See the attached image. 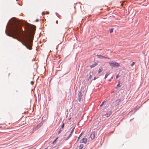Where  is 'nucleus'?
I'll return each mask as SVG.
<instances>
[{
  "mask_svg": "<svg viewBox=\"0 0 149 149\" xmlns=\"http://www.w3.org/2000/svg\"><path fill=\"white\" fill-rule=\"evenodd\" d=\"M11 24L12 26L8 31L9 34L7 33L6 30V34L17 39L27 49H31L33 39L31 37L30 34L35 30L36 26L30 24L26 25L25 31H23L21 27L22 23L20 21L13 20Z\"/></svg>",
  "mask_w": 149,
  "mask_h": 149,
  "instance_id": "1",
  "label": "nucleus"
},
{
  "mask_svg": "<svg viewBox=\"0 0 149 149\" xmlns=\"http://www.w3.org/2000/svg\"><path fill=\"white\" fill-rule=\"evenodd\" d=\"M110 65L112 67H119L120 66L119 64L116 62H109Z\"/></svg>",
  "mask_w": 149,
  "mask_h": 149,
  "instance_id": "2",
  "label": "nucleus"
},
{
  "mask_svg": "<svg viewBox=\"0 0 149 149\" xmlns=\"http://www.w3.org/2000/svg\"><path fill=\"white\" fill-rule=\"evenodd\" d=\"M97 58H98L103 59L104 58H106V57L101 55H97Z\"/></svg>",
  "mask_w": 149,
  "mask_h": 149,
  "instance_id": "3",
  "label": "nucleus"
},
{
  "mask_svg": "<svg viewBox=\"0 0 149 149\" xmlns=\"http://www.w3.org/2000/svg\"><path fill=\"white\" fill-rule=\"evenodd\" d=\"M87 139L86 138H84L81 140V143H86L87 141Z\"/></svg>",
  "mask_w": 149,
  "mask_h": 149,
  "instance_id": "4",
  "label": "nucleus"
},
{
  "mask_svg": "<svg viewBox=\"0 0 149 149\" xmlns=\"http://www.w3.org/2000/svg\"><path fill=\"white\" fill-rule=\"evenodd\" d=\"M79 95V101H80L81 99V97L82 96V95L81 94V93L80 92H79L78 94Z\"/></svg>",
  "mask_w": 149,
  "mask_h": 149,
  "instance_id": "5",
  "label": "nucleus"
},
{
  "mask_svg": "<svg viewBox=\"0 0 149 149\" xmlns=\"http://www.w3.org/2000/svg\"><path fill=\"white\" fill-rule=\"evenodd\" d=\"M90 137L92 139H93L95 138V133L92 132L90 135Z\"/></svg>",
  "mask_w": 149,
  "mask_h": 149,
  "instance_id": "6",
  "label": "nucleus"
},
{
  "mask_svg": "<svg viewBox=\"0 0 149 149\" xmlns=\"http://www.w3.org/2000/svg\"><path fill=\"white\" fill-rule=\"evenodd\" d=\"M111 111H109V112L107 113L106 114L105 116L107 117L109 116L111 114Z\"/></svg>",
  "mask_w": 149,
  "mask_h": 149,
  "instance_id": "7",
  "label": "nucleus"
},
{
  "mask_svg": "<svg viewBox=\"0 0 149 149\" xmlns=\"http://www.w3.org/2000/svg\"><path fill=\"white\" fill-rule=\"evenodd\" d=\"M103 68L102 67H100L99 68V70L98 71V73L99 74L103 70Z\"/></svg>",
  "mask_w": 149,
  "mask_h": 149,
  "instance_id": "8",
  "label": "nucleus"
},
{
  "mask_svg": "<svg viewBox=\"0 0 149 149\" xmlns=\"http://www.w3.org/2000/svg\"><path fill=\"white\" fill-rule=\"evenodd\" d=\"M74 129H75V127H74L73 128V129L72 130H71V133H70V135L68 137V138H69L72 135V133L74 131Z\"/></svg>",
  "mask_w": 149,
  "mask_h": 149,
  "instance_id": "9",
  "label": "nucleus"
},
{
  "mask_svg": "<svg viewBox=\"0 0 149 149\" xmlns=\"http://www.w3.org/2000/svg\"><path fill=\"white\" fill-rule=\"evenodd\" d=\"M97 65V63H95L93 64L90 66V67L91 68H92L95 67Z\"/></svg>",
  "mask_w": 149,
  "mask_h": 149,
  "instance_id": "10",
  "label": "nucleus"
},
{
  "mask_svg": "<svg viewBox=\"0 0 149 149\" xmlns=\"http://www.w3.org/2000/svg\"><path fill=\"white\" fill-rule=\"evenodd\" d=\"M91 77H92V76L91 75L87 79H86V81H88L89 79H91Z\"/></svg>",
  "mask_w": 149,
  "mask_h": 149,
  "instance_id": "11",
  "label": "nucleus"
},
{
  "mask_svg": "<svg viewBox=\"0 0 149 149\" xmlns=\"http://www.w3.org/2000/svg\"><path fill=\"white\" fill-rule=\"evenodd\" d=\"M109 74V73H107L106 74V75H105V77H104V79H106L107 78V76H108V75Z\"/></svg>",
  "mask_w": 149,
  "mask_h": 149,
  "instance_id": "12",
  "label": "nucleus"
},
{
  "mask_svg": "<svg viewBox=\"0 0 149 149\" xmlns=\"http://www.w3.org/2000/svg\"><path fill=\"white\" fill-rule=\"evenodd\" d=\"M83 147V144H81L79 146L80 149H81Z\"/></svg>",
  "mask_w": 149,
  "mask_h": 149,
  "instance_id": "13",
  "label": "nucleus"
},
{
  "mask_svg": "<svg viewBox=\"0 0 149 149\" xmlns=\"http://www.w3.org/2000/svg\"><path fill=\"white\" fill-rule=\"evenodd\" d=\"M113 29H110V30H109L110 33H112L113 32Z\"/></svg>",
  "mask_w": 149,
  "mask_h": 149,
  "instance_id": "14",
  "label": "nucleus"
},
{
  "mask_svg": "<svg viewBox=\"0 0 149 149\" xmlns=\"http://www.w3.org/2000/svg\"><path fill=\"white\" fill-rule=\"evenodd\" d=\"M120 101V100L118 99V100H116V103H119Z\"/></svg>",
  "mask_w": 149,
  "mask_h": 149,
  "instance_id": "15",
  "label": "nucleus"
},
{
  "mask_svg": "<svg viewBox=\"0 0 149 149\" xmlns=\"http://www.w3.org/2000/svg\"><path fill=\"white\" fill-rule=\"evenodd\" d=\"M105 102V101H103V102L102 103V104L100 105V107H101V106H102L103 105V104Z\"/></svg>",
  "mask_w": 149,
  "mask_h": 149,
  "instance_id": "16",
  "label": "nucleus"
},
{
  "mask_svg": "<svg viewBox=\"0 0 149 149\" xmlns=\"http://www.w3.org/2000/svg\"><path fill=\"white\" fill-rule=\"evenodd\" d=\"M135 64V63L134 62H133L132 64H131V66H133Z\"/></svg>",
  "mask_w": 149,
  "mask_h": 149,
  "instance_id": "17",
  "label": "nucleus"
},
{
  "mask_svg": "<svg viewBox=\"0 0 149 149\" xmlns=\"http://www.w3.org/2000/svg\"><path fill=\"white\" fill-rule=\"evenodd\" d=\"M64 125H65L64 123H63L62 125V127H61L63 129V128L64 127Z\"/></svg>",
  "mask_w": 149,
  "mask_h": 149,
  "instance_id": "18",
  "label": "nucleus"
},
{
  "mask_svg": "<svg viewBox=\"0 0 149 149\" xmlns=\"http://www.w3.org/2000/svg\"><path fill=\"white\" fill-rule=\"evenodd\" d=\"M31 84L33 85V84H34V82L33 81H31Z\"/></svg>",
  "mask_w": 149,
  "mask_h": 149,
  "instance_id": "19",
  "label": "nucleus"
},
{
  "mask_svg": "<svg viewBox=\"0 0 149 149\" xmlns=\"http://www.w3.org/2000/svg\"><path fill=\"white\" fill-rule=\"evenodd\" d=\"M61 130H60L58 132V134H59L61 132Z\"/></svg>",
  "mask_w": 149,
  "mask_h": 149,
  "instance_id": "20",
  "label": "nucleus"
},
{
  "mask_svg": "<svg viewBox=\"0 0 149 149\" xmlns=\"http://www.w3.org/2000/svg\"><path fill=\"white\" fill-rule=\"evenodd\" d=\"M82 133H81L80 134V135H79V137L78 138V139H79V137H80L82 135Z\"/></svg>",
  "mask_w": 149,
  "mask_h": 149,
  "instance_id": "21",
  "label": "nucleus"
},
{
  "mask_svg": "<svg viewBox=\"0 0 149 149\" xmlns=\"http://www.w3.org/2000/svg\"><path fill=\"white\" fill-rule=\"evenodd\" d=\"M120 86L119 85V84H118L117 85V87H118V86L119 87H120Z\"/></svg>",
  "mask_w": 149,
  "mask_h": 149,
  "instance_id": "22",
  "label": "nucleus"
},
{
  "mask_svg": "<svg viewBox=\"0 0 149 149\" xmlns=\"http://www.w3.org/2000/svg\"><path fill=\"white\" fill-rule=\"evenodd\" d=\"M118 77H119V75H118H118L116 76V79H117V78H118Z\"/></svg>",
  "mask_w": 149,
  "mask_h": 149,
  "instance_id": "23",
  "label": "nucleus"
},
{
  "mask_svg": "<svg viewBox=\"0 0 149 149\" xmlns=\"http://www.w3.org/2000/svg\"><path fill=\"white\" fill-rule=\"evenodd\" d=\"M38 21H39V20H38V19H36V22H38Z\"/></svg>",
  "mask_w": 149,
  "mask_h": 149,
  "instance_id": "24",
  "label": "nucleus"
},
{
  "mask_svg": "<svg viewBox=\"0 0 149 149\" xmlns=\"http://www.w3.org/2000/svg\"><path fill=\"white\" fill-rule=\"evenodd\" d=\"M42 14L43 15H45V13L44 12H43L42 13Z\"/></svg>",
  "mask_w": 149,
  "mask_h": 149,
  "instance_id": "25",
  "label": "nucleus"
},
{
  "mask_svg": "<svg viewBox=\"0 0 149 149\" xmlns=\"http://www.w3.org/2000/svg\"><path fill=\"white\" fill-rule=\"evenodd\" d=\"M58 137H57L56 139H55V140L56 141L57 139H58Z\"/></svg>",
  "mask_w": 149,
  "mask_h": 149,
  "instance_id": "26",
  "label": "nucleus"
},
{
  "mask_svg": "<svg viewBox=\"0 0 149 149\" xmlns=\"http://www.w3.org/2000/svg\"><path fill=\"white\" fill-rule=\"evenodd\" d=\"M96 79V78L95 77L94 78V80H95Z\"/></svg>",
  "mask_w": 149,
  "mask_h": 149,
  "instance_id": "27",
  "label": "nucleus"
},
{
  "mask_svg": "<svg viewBox=\"0 0 149 149\" xmlns=\"http://www.w3.org/2000/svg\"><path fill=\"white\" fill-rule=\"evenodd\" d=\"M56 141L55 140L53 142V143H54V142H55Z\"/></svg>",
  "mask_w": 149,
  "mask_h": 149,
  "instance_id": "28",
  "label": "nucleus"
},
{
  "mask_svg": "<svg viewBox=\"0 0 149 149\" xmlns=\"http://www.w3.org/2000/svg\"><path fill=\"white\" fill-rule=\"evenodd\" d=\"M56 141L55 140L53 142V143H54V142H55Z\"/></svg>",
  "mask_w": 149,
  "mask_h": 149,
  "instance_id": "29",
  "label": "nucleus"
},
{
  "mask_svg": "<svg viewBox=\"0 0 149 149\" xmlns=\"http://www.w3.org/2000/svg\"><path fill=\"white\" fill-rule=\"evenodd\" d=\"M56 23L57 24H58V21H56Z\"/></svg>",
  "mask_w": 149,
  "mask_h": 149,
  "instance_id": "30",
  "label": "nucleus"
},
{
  "mask_svg": "<svg viewBox=\"0 0 149 149\" xmlns=\"http://www.w3.org/2000/svg\"><path fill=\"white\" fill-rule=\"evenodd\" d=\"M47 149V148H45V149Z\"/></svg>",
  "mask_w": 149,
  "mask_h": 149,
  "instance_id": "31",
  "label": "nucleus"
},
{
  "mask_svg": "<svg viewBox=\"0 0 149 149\" xmlns=\"http://www.w3.org/2000/svg\"><path fill=\"white\" fill-rule=\"evenodd\" d=\"M111 78V79H113V77H112Z\"/></svg>",
  "mask_w": 149,
  "mask_h": 149,
  "instance_id": "32",
  "label": "nucleus"
},
{
  "mask_svg": "<svg viewBox=\"0 0 149 149\" xmlns=\"http://www.w3.org/2000/svg\"><path fill=\"white\" fill-rule=\"evenodd\" d=\"M121 5L122 6L123 4H121Z\"/></svg>",
  "mask_w": 149,
  "mask_h": 149,
  "instance_id": "33",
  "label": "nucleus"
}]
</instances>
